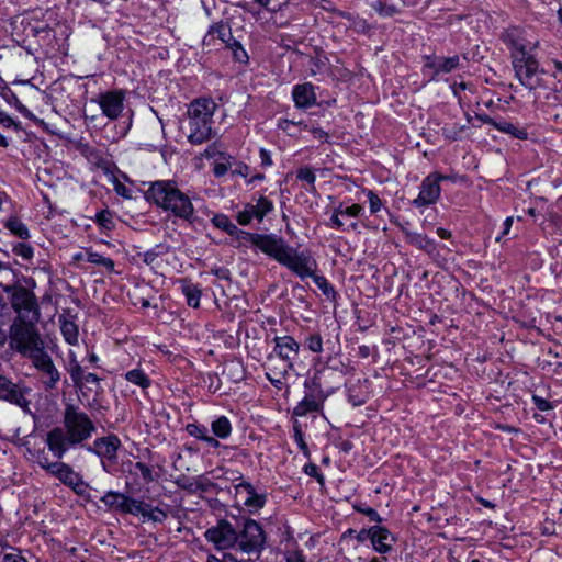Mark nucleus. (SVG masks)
Masks as SVG:
<instances>
[{
	"instance_id": "nucleus-1",
	"label": "nucleus",
	"mask_w": 562,
	"mask_h": 562,
	"mask_svg": "<svg viewBox=\"0 0 562 562\" xmlns=\"http://www.w3.org/2000/svg\"><path fill=\"white\" fill-rule=\"evenodd\" d=\"M97 431L92 418L75 404H66L61 426L54 427L46 435V446L53 456L61 460L70 448L83 447Z\"/></svg>"
},
{
	"instance_id": "nucleus-2",
	"label": "nucleus",
	"mask_w": 562,
	"mask_h": 562,
	"mask_svg": "<svg viewBox=\"0 0 562 562\" xmlns=\"http://www.w3.org/2000/svg\"><path fill=\"white\" fill-rule=\"evenodd\" d=\"M245 239L296 276L310 274V266L313 265V261L310 260V252H297L286 244L283 237L277 234L247 232Z\"/></svg>"
},
{
	"instance_id": "nucleus-3",
	"label": "nucleus",
	"mask_w": 562,
	"mask_h": 562,
	"mask_svg": "<svg viewBox=\"0 0 562 562\" xmlns=\"http://www.w3.org/2000/svg\"><path fill=\"white\" fill-rule=\"evenodd\" d=\"M145 198L148 202L191 224L196 218L191 199L178 188L176 181L157 180L150 182L145 192Z\"/></svg>"
},
{
	"instance_id": "nucleus-4",
	"label": "nucleus",
	"mask_w": 562,
	"mask_h": 562,
	"mask_svg": "<svg viewBox=\"0 0 562 562\" xmlns=\"http://www.w3.org/2000/svg\"><path fill=\"white\" fill-rule=\"evenodd\" d=\"M215 110L216 103L210 98H199L189 104L181 131L190 144L201 145L212 138Z\"/></svg>"
},
{
	"instance_id": "nucleus-5",
	"label": "nucleus",
	"mask_w": 562,
	"mask_h": 562,
	"mask_svg": "<svg viewBox=\"0 0 562 562\" xmlns=\"http://www.w3.org/2000/svg\"><path fill=\"white\" fill-rule=\"evenodd\" d=\"M38 321L14 319L10 327V345L19 353L30 358L45 348L36 328Z\"/></svg>"
},
{
	"instance_id": "nucleus-6",
	"label": "nucleus",
	"mask_w": 562,
	"mask_h": 562,
	"mask_svg": "<svg viewBox=\"0 0 562 562\" xmlns=\"http://www.w3.org/2000/svg\"><path fill=\"white\" fill-rule=\"evenodd\" d=\"M266 533L259 522L246 519L240 530H237L235 549L248 555V560H257L265 548Z\"/></svg>"
},
{
	"instance_id": "nucleus-7",
	"label": "nucleus",
	"mask_w": 562,
	"mask_h": 562,
	"mask_svg": "<svg viewBox=\"0 0 562 562\" xmlns=\"http://www.w3.org/2000/svg\"><path fill=\"white\" fill-rule=\"evenodd\" d=\"M37 463L47 473L70 487L77 495H83L86 492L88 484L69 464L61 461L50 462L46 456L40 457Z\"/></svg>"
},
{
	"instance_id": "nucleus-8",
	"label": "nucleus",
	"mask_w": 562,
	"mask_h": 562,
	"mask_svg": "<svg viewBox=\"0 0 562 562\" xmlns=\"http://www.w3.org/2000/svg\"><path fill=\"white\" fill-rule=\"evenodd\" d=\"M501 38L510 50L512 60L531 55L539 46L537 38H530L528 32L518 26L504 30Z\"/></svg>"
},
{
	"instance_id": "nucleus-9",
	"label": "nucleus",
	"mask_w": 562,
	"mask_h": 562,
	"mask_svg": "<svg viewBox=\"0 0 562 562\" xmlns=\"http://www.w3.org/2000/svg\"><path fill=\"white\" fill-rule=\"evenodd\" d=\"M512 66L517 80L528 90H536L544 86L540 75L546 74V71L540 69L539 61L533 54L515 58V60H512Z\"/></svg>"
},
{
	"instance_id": "nucleus-10",
	"label": "nucleus",
	"mask_w": 562,
	"mask_h": 562,
	"mask_svg": "<svg viewBox=\"0 0 562 562\" xmlns=\"http://www.w3.org/2000/svg\"><path fill=\"white\" fill-rule=\"evenodd\" d=\"M7 292H11L10 303L16 313L14 319H40V307L36 296L24 286L7 288Z\"/></svg>"
},
{
	"instance_id": "nucleus-11",
	"label": "nucleus",
	"mask_w": 562,
	"mask_h": 562,
	"mask_svg": "<svg viewBox=\"0 0 562 562\" xmlns=\"http://www.w3.org/2000/svg\"><path fill=\"white\" fill-rule=\"evenodd\" d=\"M304 397L293 408V415L297 417L306 416L311 413H318L323 409L327 395L316 379L304 382Z\"/></svg>"
},
{
	"instance_id": "nucleus-12",
	"label": "nucleus",
	"mask_w": 562,
	"mask_h": 562,
	"mask_svg": "<svg viewBox=\"0 0 562 562\" xmlns=\"http://www.w3.org/2000/svg\"><path fill=\"white\" fill-rule=\"evenodd\" d=\"M204 537L216 550L224 551L235 549L237 530L228 520L221 519L215 526L206 529Z\"/></svg>"
},
{
	"instance_id": "nucleus-13",
	"label": "nucleus",
	"mask_w": 562,
	"mask_h": 562,
	"mask_svg": "<svg viewBox=\"0 0 562 562\" xmlns=\"http://www.w3.org/2000/svg\"><path fill=\"white\" fill-rule=\"evenodd\" d=\"M34 368L41 373V381L47 391L55 390L60 381V372L45 348L30 357Z\"/></svg>"
},
{
	"instance_id": "nucleus-14",
	"label": "nucleus",
	"mask_w": 562,
	"mask_h": 562,
	"mask_svg": "<svg viewBox=\"0 0 562 562\" xmlns=\"http://www.w3.org/2000/svg\"><path fill=\"white\" fill-rule=\"evenodd\" d=\"M424 64L422 71L429 80H436L441 74H450L456 69L462 67L461 57L453 55L451 57H443L437 55L424 56Z\"/></svg>"
},
{
	"instance_id": "nucleus-15",
	"label": "nucleus",
	"mask_w": 562,
	"mask_h": 562,
	"mask_svg": "<svg viewBox=\"0 0 562 562\" xmlns=\"http://www.w3.org/2000/svg\"><path fill=\"white\" fill-rule=\"evenodd\" d=\"M442 179H448V177L439 172H432L424 178L420 184V191L417 198L413 200L412 204L415 207H426L435 204L441 194L439 182L442 181Z\"/></svg>"
},
{
	"instance_id": "nucleus-16",
	"label": "nucleus",
	"mask_w": 562,
	"mask_h": 562,
	"mask_svg": "<svg viewBox=\"0 0 562 562\" xmlns=\"http://www.w3.org/2000/svg\"><path fill=\"white\" fill-rule=\"evenodd\" d=\"M91 101L98 103L104 116L115 121L124 111L125 91L122 89L105 91Z\"/></svg>"
},
{
	"instance_id": "nucleus-17",
	"label": "nucleus",
	"mask_w": 562,
	"mask_h": 562,
	"mask_svg": "<svg viewBox=\"0 0 562 562\" xmlns=\"http://www.w3.org/2000/svg\"><path fill=\"white\" fill-rule=\"evenodd\" d=\"M274 210L273 202L265 195H260L256 203H247L243 211H239L236 215L238 224L246 226L251 223L252 220L262 222L266 215Z\"/></svg>"
},
{
	"instance_id": "nucleus-18",
	"label": "nucleus",
	"mask_w": 562,
	"mask_h": 562,
	"mask_svg": "<svg viewBox=\"0 0 562 562\" xmlns=\"http://www.w3.org/2000/svg\"><path fill=\"white\" fill-rule=\"evenodd\" d=\"M236 497L246 509L255 514L259 512L267 503V494L258 493L255 486L246 481L235 485Z\"/></svg>"
},
{
	"instance_id": "nucleus-19",
	"label": "nucleus",
	"mask_w": 562,
	"mask_h": 562,
	"mask_svg": "<svg viewBox=\"0 0 562 562\" xmlns=\"http://www.w3.org/2000/svg\"><path fill=\"white\" fill-rule=\"evenodd\" d=\"M274 347L273 353L277 358L294 363L297 358L301 345L292 336H274L272 339Z\"/></svg>"
},
{
	"instance_id": "nucleus-20",
	"label": "nucleus",
	"mask_w": 562,
	"mask_h": 562,
	"mask_svg": "<svg viewBox=\"0 0 562 562\" xmlns=\"http://www.w3.org/2000/svg\"><path fill=\"white\" fill-rule=\"evenodd\" d=\"M121 447V440L116 435H109L105 437L97 438L92 447L88 450L95 453L102 460L106 459L110 462H115L117 459V450Z\"/></svg>"
},
{
	"instance_id": "nucleus-21",
	"label": "nucleus",
	"mask_w": 562,
	"mask_h": 562,
	"mask_svg": "<svg viewBox=\"0 0 562 562\" xmlns=\"http://www.w3.org/2000/svg\"><path fill=\"white\" fill-rule=\"evenodd\" d=\"M0 398L22 408L29 406L23 391L8 378L0 375Z\"/></svg>"
},
{
	"instance_id": "nucleus-22",
	"label": "nucleus",
	"mask_w": 562,
	"mask_h": 562,
	"mask_svg": "<svg viewBox=\"0 0 562 562\" xmlns=\"http://www.w3.org/2000/svg\"><path fill=\"white\" fill-rule=\"evenodd\" d=\"M394 542L395 538L386 527L380 525L374 526L371 544L376 552L381 554L391 552Z\"/></svg>"
},
{
	"instance_id": "nucleus-23",
	"label": "nucleus",
	"mask_w": 562,
	"mask_h": 562,
	"mask_svg": "<svg viewBox=\"0 0 562 562\" xmlns=\"http://www.w3.org/2000/svg\"><path fill=\"white\" fill-rule=\"evenodd\" d=\"M292 97L297 108H310L316 103L315 87L311 82L296 85L293 88Z\"/></svg>"
},
{
	"instance_id": "nucleus-24",
	"label": "nucleus",
	"mask_w": 562,
	"mask_h": 562,
	"mask_svg": "<svg viewBox=\"0 0 562 562\" xmlns=\"http://www.w3.org/2000/svg\"><path fill=\"white\" fill-rule=\"evenodd\" d=\"M217 37L222 43L227 45V43L232 40V29L228 23L220 21L212 24L207 31V34L203 38L204 45H211L212 41Z\"/></svg>"
},
{
	"instance_id": "nucleus-25",
	"label": "nucleus",
	"mask_w": 562,
	"mask_h": 562,
	"mask_svg": "<svg viewBox=\"0 0 562 562\" xmlns=\"http://www.w3.org/2000/svg\"><path fill=\"white\" fill-rule=\"evenodd\" d=\"M310 260L313 261V265H311L310 274H302L299 276L302 280L310 277L313 279L315 284L318 286V289L323 292V294L330 300H335L337 293L334 289V286L328 282V280L324 276H318L315 273L317 269V262L316 260L310 255Z\"/></svg>"
},
{
	"instance_id": "nucleus-26",
	"label": "nucleus",
	"mask_w": 562,
	"mask_h": 562,
	"mask_svg": "<svg viewBox=\"0 0 562 562\" xmlns=\"http://www.w3.org/2000/svg\"><path fill=\"white\" fill-rule=\"evenodd\" d=\"M178 283L180 284V290L186 297L187 304L193 308H198L202 295L201 288L189 279H180Z\"/></svg>"
},
{
	"instance_id": "nucleus-27",
	"label": "nucleus",
	"mask_w": 562,
	"mask_h": 562,
	"mask_svg": "<svg viewBox=\"0 0 562 562\" xmlns=\"http://www.w3.org/2000/svg\"><path fill=\"white\" fill-rule=\"evenodd\" d=\"M186 431L198 440L205 442L209 447L217 449L221 447L220 441L209 435V429L201 424L190 423L186 426Z\"/></svg>"
},
{
	"instance_id": "nucleus-28",
	"label": "nucleus",
	"mask_w": 562,
	"mask_h": 562,
	"mask_svg": "<svg viewBox=\"0 0 562 562\" xmlns=\"http://www.w3.org/2000/svg\"><path fill=\"white\" fill-rule=\"evenodd\" d=\"M266 373L273 375H288L289 371L294 369V363H290L277 358L273 353L267 356V361L263 364Z\"/></svg>"
},
{
	"instance_id": "nucleus-29",
	"label": "nucleus",
	"mask_w": 562,
	"mask_h": 562,
	"mask_svg": "<svg viewBox=\"0 0 562 562\" xmlns=\"http://www.w3.org/2000/svg\"><path fill=\"white\" fill-rule=\"evenodd\" d=\"M212 224L228 234L229 236H237V237H244L246 236L247 232L239 229L227 215L223 213L215 214L212 220Z\"/></svg>"
},
{
	"instance_id": "nucleus-30",
	"label": "nucleus",
	"mask_w": 562,
	"mask_h": 562,
	"mask_svg": "<svg viewBox=\"0 0 562 562\" xmlns=\"http://www.w3.org/2000/svg\"><path fill=\"white\" fill-rule=\"evenodd\" d=\"M491 124L495 130L508 134L514 138L521 140L528 138V132L525 127H519L508 121H492Z\"/></svg>"
},
{
	"instance_id": "nucleus-31",
	"label": "nucleus",
	"mask_w": 562,
	"mask_h": 562,
	"mask_svg": "<svg viewBox=\"0 0 562 562\" xmlns=\"http://www.w3.org/2000/svg\"><path fill=\"white\" fill-rule=\"evenodd\" d=\"M405 235L411 245L426 251L427 254H434L437 249L436 243L426 235L414 232H405Z\"/></svg>"
},
{
	"instance_id": "nucleus-32",
	"label": "nucleus",
	"mask_w": 562,
	"mask_h": 562,
	"mask_svg": "<svg viewBox=\"0 0 562 562\" xmlns=\"http://www.w3.org/2000/svg\"><path fill=\"white\" fill-rule=\"evenodd\" d=\"M128 474L131 476L139 475L144 483L149 484L157 480V475L154 473L153 467L144 462H135L130 464Z\"/></svg>"
},
{
	"instance_id": "nucleus-33",
	"label": "nucleus",
	"mask_w": 562,
	"mask_h": 562,
	"mask_svg": "<svg viewBox=\"0 0 562 562\" xmlns=\"http://www.w3.org/2000/svg\"><path fill=\"white\" fill-rule=\"evenodd\" d=\"M211 429L214 435V438H216L218 440V439H227L232 434L233 427H232V423L229 422V419L226 416L222 415V416L216 417L211 423Z\"/></svg>"
},
{
	"instance_id": "nucleus-34",
	"label": "nucleus",
	"mask_w": 562,
	"mask_h": 562,
	"mask_svg": "<svg viewBox=\"0 0 562 562\" xmlns=\"http://www.w3.org/2000/svg\"><path fill=\"white\" fill-rule=\"evenodd\" d=\"M60 331L67 344L76 346L78 344L79 330L75 322L63 316L59 317Z\"/></svg>"
},
{
	"instance_id": "nucleus-35",
	"label": "nucleus",
	"mask_w": 562,
	"mask_h": 562,
	"mask_svg": "<svg viewBox=\"0 0 562 562\" xmlns=\"http://www.w3.org/2000/svg\"><path fill=\"white\" fill-rule=\"evenodd\" d=\"M126 494L115 492V491H108L100 501L106 506L109 510H114L117 513H122L123 504L125 499Z\"/></svg>"
},
{
	"instance_id": "nucleus-36",
	"label": "nucleus",
	"mask_w": 562,
	"mask_h": 562,
	"mask_svg": "<svg viewBox=\"0 0 562 562\" xmlns=\"http://www.w3.org/2000/svg\"><path fill=\"white\" fill-rule=\"evenodd\" d=\"M124 378L143 390L148 389L151 384L149 376L142 369L130 370L124 374Z\"/></svg>"
},
{
	"instance_id": "nucleus-37",
	"label": "nucleus",
	"mask_w": 562,
	"mask_h": 562,
	"mask_svg": "<svg viewBox=\"0 0 562 562\" xmlns=\"http://www.w3.org/2000/svg\"><path fill=\"white\" fill-rule=\"evenodd\" d=\"M5 228H8L14 236L21 239H29L30 232L26 225L16 216H11L8 218L5 223Z\"/></svg>"
},
{
	"instance_id": "nucleus-38",
	"label": "nucleus",
	"mask_w": 562,
	"mask_h": 562,
	"mask_svg": "<svg viewBox=\"0 0 562 562\" xmlns=\"http://www.w3.org/2000/svg\"><path fill=\"white\" fill-rule=\"evenodd\" d=\"M86 260L90 263L103 267L110 273L114 271V261L101 254L88 250L86 252Z\"/></svg>"
},
{
	"instance_id": "nucleus-39",
	"label": "nucleus",
	"mask_w": 562,
	"mask_h": 562,
	"mask_svg": "<svg viewBox=\"0 0 562 562\" xmlns=\"http://www.w3.org/2000/svg\"><path fill=\"white\" fill-rule=\"evenodd\" d=\"M234 157L229 154L221 155V158L214 161L213 173L216 178H221L227 173L233 167Z\"/></svg>"
},
{
	"instance_id": "nucleus-40",
	"label": "nucleus",
	"mask_w": 562,
	"mask_h": 562,
	"mask_svg": "<svg viewBox=\"0 0 562 562\" xmlns=\"http://www.w3.org/2000/svg\"><path fill=\"white\" fill-rule=\"evenodd\" d=\"M144 501L142 499H137V498H133L128 495L125 496V499H124V504H123V509H122V513L123 515H133V516H139V514L142 513L143 510V505H144Z\"/></svg>"
},
{
	"instance_id": "nucleus-41",
	"label": "nucleus",
	"mask_w": 562,
	"mask_h": 562,
	"mask_svg": "<svg viewBox=\"0 0 562 562\" xmlns=\"http://www.w3.org/2000/svg\"><path fill=\"white\" fill-rule=\"evenodd\" d=\"M465 127V125H460L457 123H447L441 127V132L446 139L457 140L461 137Z\"/></svg>"
},
{
	"instance_id": "nucleus-42",
	"label": "nucleus",
	"mask_w": 562,
	"mask_h": 562,
	"mask_svg": "<svg viewBox=\"0 0 562 562\" xmlns=\"http://www.w3.org/2000/svg\"><path fill=\"white\" fill-rule=\"evenodd\" d=\"M95 223L103 229L111 231L115 227L113 213L105 209L95 214Z\"/></svg>"
},
{
	"instance_id": "nucleus-43",
	"label": "nucleus",
	"mask_w": 562,
	"mask_h": 562,
	"mask_svg": "<svg viewBox=\"0 0 562 562\" xmlns=\"http://www.w3.org/2000/svg\"><path fill=\"white\" fill-rule=\"evenodd\" d=\"M226 47L232 50L235 60L239 63H246L248 60V55L240 42L232 37V40L227 43Z\"/></svg>"
},
{
	"instance_id": "nucleus-44",
	"label": "nucleus",
	"mask_w": 562,
	"mask_h": 562,
	"mask_svg": "<svg viewBox=\"0 0 562 562\" xmlns=\"http://www.w3.org/2000/svg\"><path fill=\"white\" fill-rule=\"evenodd\" d=\"M306 348L315 353L323 351V338L318 333L311 334L305 338Z\"/></svg>"
},
{
	"instance_id": "nucleus-45",
	"label": "nucleus",
	"mask_w": 562,
	"mask_h": 562,
	"mask_svg": "<svg viewBox=\"0 0 562 562\" xmlns=\"http://www.w3.org/2000/svg\"><path fill=\"white\" fill-rule=\"evenodd\" d=\"M293 437L295 442L297 443V447L304 454H308V447L307 443L304 440V435L302 430V426L297 420L293 422Z\"/></svg>"
},
{
	"instance_id": "nucleus-46",
	"label": "nucleus",
	"mask_w": 562,
	"mask_h": 562,
	"mask_svg": "<svg viewBox=\"0 0 562 562\" xmlns=\"http://www.w3.org/2000/svg\"><path fill=\"white\" fill-rule=\"evenodd\" d=\"M338 209V214H341L342 217L345 216H348V217H359L362 213H363V207L362 205L360 204H352L350 206H344L342 204H339L337 206Z\"/></svg>"
},
{
	"instance_id": "nucleus-47",
	"label": "nucleus",
	"mask_w": 562,
	"mask_h": 562,
	"mask_svg": "<svg viewBox=\"0 0 562 562\" xmlns=\"http://www.w3.org/2000/svg\"><path fill=\"white\" fill-rule=\"evenodd\" d=\"M353 508L358 513H361V514L366 515L370 519V521H374V522H381L382 521V518L379 515V513L374 508H372V507L364 506L362 504H356V505H353Z\"/></svg>"
},
{
	"instance_id": "nucleus-48",
	"label": "nucleus",
	"mask_w": 562,
	"mask_h": 562,
	"mask_svg": "<svg viewBox=\"0 0 562 562\" xmlns=\"http://www.w3.org/2000/svg\"><path fill=\"white\" fill-rule=\"evenodd\" d=\"M13 252L16 256H20L21 258L25 260H31L34 256L33 247L25 243H19L13 247Z\"/></svg>"
},
{
	"instance_id": "nucleus-49",
	"label": "nucleus",
	"mask_w": 562,
	"mask_h": 562,
	"mask_svg": "<svg viewBox=\"0 0 562 562\" xmlns=\"http://www.w3.org/2000/svg\"><path fill=\"white\" fill-rule=\"evenodd\" d=\"M69 374H70V378H71L74 384L78 387H81L83 384V376H85V372H83L81 366L77 362L72 363L69 369Z\"/></svg>"
},
{
	"instance_id": "nucleus-50",
	"label": "nucleus",
	"mask_w": 562,
	"mask_h": 562,
	"mask_svg": "<svg viewBox=\"0 0 562 562\" xmlns=\"http://www.w3.org/2000/svg\"><path fill=\"white\" fill-rule=\"evenodd\" d=\"M366 195L368 198L370 212L372 214H375L379 211H381V209L383 206V202L381 201L379 195L376 193H374L372 190H367Z\"/></svg>"
},
{
	"instance_id": "nucleus-51",
	"label": "nucleus",
	"mask_w": 562,
	"mask_h": 562,
	"mask_svg": "<svg viewBox=\"0 0 562 562\" xmlns=\"http://www.w3.org/2000/svg\"><path fill=\"white\" fill-rule=\"evenodd\" d=\"M296 178L301 181L308 183L310 186H312L314 188L316 176H315L314 171L312 170V168H310V167L300 168L296 172Z\"/></svg>"
},
{
	"instance_id": "nucleus-52",
	"label": "nucleus",
	"mask_w": 562,
	"mask_h": 562,
	"mask_svg": "<svg viewBox=\"0 0 562 562\" xmlns=\"http://www.w3.org/2000/svg\"><path fill=\"white\" fill-rule=\"evenodd\" d=\"M2 97L3 99L9 103V104H13L15 105V108L21 112V113H25L26 112V108L20 102V100L18 99L16 94L11 90V89H7L2 92Z\"/></svg>"
},
{
	"instance_id": "nucleus-53",
	"label": "nucleus",
	"mask_w": 562,
	"mask_h": 562,
	"mask_svg": "<svg viewBox=\"0 0 562 562\" xmlns=\"http://www.w3.org/2000/svg\"><path fill=\"white\" fill-rule=\"evenodd\" d=\"M374 10L381 15V16H393L394 14H396L398 12V10L396 9V7L394 5H391V4H386V3H382V2H376L374 5H373Z\"/></svg>"
},
{
	"instance_id": "nucleus-54",
	"label": "nucleus",
	"mask_w": 562,
	"mask_h": 562,
	"mask_svg": "<svg viewBox=\"0 0 562 562\" xmlns=\"http://www.w3.org/2000/svg\"><path fill=\"white\" fill-rule=\"evenodd\" d=\"M226 153L220 149V146L216 143H213L212 145L207 146L204 151L202 153V156L206 159H218L221 158V155H225Z\"/></svg>"
},
{
	"instance_id": "nucleus-55",
	"label": "nucleus",
	"mask_w": 562,
	"mask_h": 562,
	"mask_svg": "<svg viewBox=\"0 0 562 562\" xmlns=\"http://www.w3.org/2000/svg\"><path fill=\"white\" fill-rule=\"evenodd\" d=\"M178 485L183 488V490H187L189 491L190 493H195L198 491H201V492H205L206 491V487L204 484H202L201 482H198V481H186L184 483H181V481L179 480L178 482Z\"/></svg>"
},
{
	"instance_id": "nucleus-56",
	"label": "nucleus",
	"mask_w": 562,
	"mask_h": 562,
	"mask_svg": "<svg viewBox=\"0 0 562 562\" xmlns=\"http://www.w3.org/2000/svg\"><path fill=\"white\" fill-rule=\"evenodd\" d=\"M1 562H27L26 559L21 554V551L18 549H12L11 552L4 553L2 555Z\"/></svg>"
},
{
	"instance_id": "nucleus-57",
	"label": "nucleus",
	"mask_w": 562,
	"mask_h": 562,
	"mask_svg": "<svg viewBox=\"0 0 562 562\" xmlns=\"http://www.w3.org/2000/svg\"><path fill=\"white\" fill-rule=\"evenodd\" d=\"M304 473L311 477H315L319 483H324V475L319 472V469L314 463H308L304 467Z\"/></svg>"
},
{
	"instance_id": "nucleus-58",
	"label": "nucleus",
	"mask_w": 562,
	"mask_h": 562,
	"mask_svg": "<svg viewBox=\"0 0 562 562\" xmlns=\"http://www.w3.org/2000/svg\"><path fill=\"white\" fill-rule=\"evenodd\" d=\"M285 562H306L305 555L301 550H288L284 553Z\"/></svg>"
},
{
	"instance_id": "nucleus-59",
	"label": "nucleus",
	"mask_w": 562,
	"mask_h": 562,
	"mask_svg": "<svg viewBox=\"0 0 562 562\" xmlns=\"http://www.w3.org/2000/svg\"><path fill=\"white\" fill-rule=\"evenodd\" d=\"M205 562H243L238 560L232 553H223L222 558H218L214 554H209Z\"/></svg>"
},
{
	"instance_id": "nucleus-60",
	"label": "nucleus",
	"mask_w": 562,
	"mask_h": 562,
	"mask_svg": "<svg viewBox=\"0 0 562 562\" xmlns=\"http://www.w3.org/2000/svg\"><path fill=\"white\" fill-rule=\"evenodd\" d=\"M532 402L537 406V408L542 412H547L553 408V405L549 401L537 394L532 395Z\"/></svg>"
},
{
	"instance_id": "nucleus-61",
	"label": "nucleus",
	"mask_w": 562,
	"mask_h": 562,
	"mask_svg": "<svg viewBox=\"0 0 562 562\" xmlns=\"http://www.w3.org/2000/svg\"><path fill=\"white\" fill-rule=\"evenodd\" d=\"M373 530H374V526L370 527V528H363L361 529L359 532H357L356 535V539L358 542H364L367 540H372V536H373Z\"/></svg>"
},
{
	"instance_id": "nucleus-62",
	"label": "nucleus",
	"mask_w": 562,
	"mask_h": 562,
	"mask_svg": "<svg viewBox=\"0 0 562 562\" xmlns=\"http://www.w3.org/2000/svg\"><path fill=\"white\" fill-rule=\"evenodd\" d=\"M150 516H151V517H150L149 521H153V522H162V521H165V520H166V518L168 517V514H167L164 509H161V508H159V507H155V508L153 509V513L150 514Z\"/></svg>"
},
{
	"instance_id": "nucleus-63",
	"label": "nucleus",
	"mask_w": 562,
	"mask_h": 562,
	"mask_svg": "<svg viewBox=\"0 0 562 562\" xmlns=\"http://www.w3.org/2000/svg\"><path fill=\"white\" fill-rule=\"evenodd\" d=\"M286 375H273L271 373H266V378L269 380V382L278 390H281L284 385V379Z\"/></svg>"
},
{
	"instance_id": "nucleus-64",
	"label": "nucleus",
	"mask_w": 562,
	"mask_h": 562,
	"mask_svg": "<svg viewBox=\"0 0 562 562\" xmlns=\"http://www.w3.org/2000/svg\"><path fill=\"white\" fill-rule=\"evenodd\" d=\"M249 170H250V168L248 165H246L244 162H236L235 168L233 169L232 173L247 178L249 175Z\"/></svg>"
}]
</instances>
